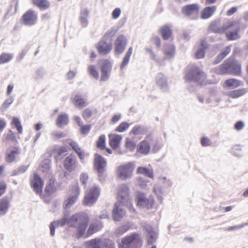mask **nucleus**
<instances>
[{
  "mask_svg": "<svg viewBox=\"0 0 248 248\" xmlns=\"http://www.w3.org/2000/svg\"><path fill=\"white\" fill-rule=\"evenodd\" d=\"M89 222L88 216L80 213L73 215L68 220L67 224L70 227L77 229V237L80 238L85 233Z\"/></svg>",
  "mask_w": 248,
  "mask_h": 248,
  "instance_id": "1",
  "label": "nucleus"
},
{
  "mask_svg": "<svg viewBox=\"0 0 248 248\" xmlns=\"http://www.w3.org/2000/svg\"><path fill=\"white\" fill-rule=\"evenodd\" d=\"M210 29L216 33H224L229 40H235L240 37L239 34L240 27L237 24L234 22H231L227 25H224L221 28H217L215 24H211Z\"/></svg>",
  "mask_w": 248,
  "mask_h": 248,
  "instance_id": "2",
  "label": "nucleus"
},
{
  "mask_svg": "<svg viewBox=\"0 0 248 248\" xmlns=\"http://www.w3.org/2000/svg\"><path fill=\"white\" fill-rule=\"evenodd\" d=\"M214 71L219 75L230 74L238 75L241 73V65L234 61H226L219 67L214 69Z\"/></svg>",
  "mask_w": 248,
  "mask_h": 248,
  "instance_id": "3",
  "label": "nucleus"
},
{
  "mask_svg": "<svg viewBox=\"0 0 248 248\" xmlns=\"http://www.w3.org/2000/svg\"><path fill=\"white\" fill-rule=\"evenodd\" d=\"M186 80L194 81L198 84H202L206 79L205 73L195 65H189L186 70Z\"/></svg>",
  "mask_w": 248,
  "mask_h": 248,
  "instance_id": "4",
  "label": "nucleus"
},
{
  "mask_svg": "<svg viewBox=\"0 0 248 248\" xmlns=\"http://www.w3.org/2000/svg\"><path fill=\"white\" fill-rule=\"evenodd\" d=\"M142 240L140 235L134 233L123 238L119 245V248H140Z\"/></svg>",
  "mask_w": 248,
  "mask_h": 248,
  "instance_id": "5",
  "label": "nucleus"
},
{
  "mask_svg": "<svg viewBox=\"0 0 248 248\" xmlns=\"http://www.w3.org/2000/svg\"><path fill=\"white\" fill-rule=\"evenodd\" d=\"M86 248H115L114 243L108 239L94 238L85 243Z\"/></svg>",
  "mask_w": 248,
  "mask_h": 248,
  "instance_id": "6",
  "label": "nucleus"
},
{
  "mask_svg": "<svg viewBox=\"0 0 248 248\" xmlns=\"http://www.w3.org/2000/svg\"><path fill=\"white\" fill-rule=\"evenodd\" d=\"M135 168V164L132 162L120 166L116 171L117 177L122 180L130 179Z\"/></svg>",
  "mask_w": 248,
  "mask_h": 248,
  "instance_id": "7",
  "label": "nucleus"
},
{
  "mask_svg": "<svg viewBox=\"0 0 248 248\" xmlns=\"http://www.w3.org/2000/svg\"><path fill=\"white\" fill-rule=\"evenodd\" d=\"M100 195V189L98 186L91 187L85 195L83 203L86 206H91L97 201Z\"/></svg>",
  "mask_w": 248,
  "mask_h": 248,
  "instance_id": "8",
  "label": "nucleus"
},
{
  "mask_svg": "<svg viewBox=\"0 0 248 248\" xmlns=\"http://www.w3.org/2000/svg\"><path fill=\"white\" fill-rule=\"evenodd\" d=\"M136 198L137 200V205L141 208L150 209L152 208L155 201L152 196H146L143 193L140 192L136 193Z\"/></svg>",
  "mask_w": 248,
  "mask_h": 248,
  "instance_id": "9",
  "label": "nucleus"
},
{
  "mask_svg": "<svg viewBox=\"0 0 248 248\" xmlns=\"http://www.w3.org/2000/svg\"><path fill=\"white\" fill-rule=\"evenodd\" d=\"M98 65L101 73V80H107L110 76L111 71V63L107 60H102L98 62Z\"/></svg>",
  "mask_w": 248,
  "mask_h": 248,
  "instance_id": "10",
  "label": "nucleus"
},
{
  "mask_svg": "<svg viewBox=\"0 0 248 248\" xmlns=\"http://www.w3.org/2000/svg\"><path fill=\"white\" fill-rule=\"evenodd\" d=\"M37 19V13L33 10L30 9L22 16V22L25 26H31L36 23Z\"/></svg>",
  "mask_w": 248,
  "mask_h": 248,
  "instance_id": "11",
  "label": "nucleus"
},
{
  "mask_svg": "<svg viewBox=\"0 0 248 248\" xmlns=\"http://www.w3.org/2000/svg\"><path fill=\"white\" fill-rule=\"evenodd\" d=\"M118 194L119 198V202H118L123 203L124 204H129L130 206L132 205L129 199V188L126 185L123 184L120 186Z\"/></svg>",
  "mask_w": 248,
  "mask_h": 248,
  "instance_id": "12",
  "label": "nucleus"
},
{
  "mask_svg": "<svg viewBox=\"0 0 248 248\" xmlns=\"http://www.w3.org/2000/svg\"><path fill=\"white\" fill-rule=\"evenodd\" d=\"M94 164L99 174V179L101 180V177L103 176L105 170V167L106 166V160L102 156L96 154L94 155Z\"/></svg>",
  "mask_w": 248,
  "mask_h": 248,
  "instance_id": "13",
  "label": "nucleus"
},
{
  "mask_svg": "<svg viewBox=\"0 0 248 248\" xmlns=\"http://www.w3.org/2000/svg\"><path fill=\"white\" fill-rule=\"evenodd\" d=\"M31 185L33 191L37 194L42 192L44 182L37 173L34 174L33 178L31 181Z\"/></svg>",
  "mask_w": 248,
  "mask_h": 248,
  "instance_id": "14",
  "label": "nucleus"
},
{
  "mask_svg": "<svg viewBox=\"0 0 248 248\" xmlns=\"http://www.w3.org/2000/svg\"><path fill=\"white\" fill-rule=\"evenodd\" d=\"M123 203L117 202L114 205L112 211V216L114 221H118L125 215V211L123 207Z\"/></svg>",
  "mask_w": 248,
  "mask_h": 248,
  "instance_id": "15",
  "label": "nucleus"
},
{
  "mask_svg": "<svg viewBox=\"0 0 248 248\" xmlns=\"http://www.w3.org/2000/svg\"><path fill=\"white\" fill-rule=\"evenodd\" d=\"M144 230L146 232L147 242L148 245L154 244L157 238V233L153 230L150 225H146L144 227Z\"/></svg>",
  "mask_w": 248,
  "mask_h": 248,
  "instance_id": "16",
  "label": "nucleus"
},
{
  "mask_svg": "<svg viewBox=\"0 0 248 248\" xmlns=\"http://www.w3.org/2000/svg\"><path fill=\"white\" fill-rule=\"evenodd\" d=\"M126 44V39L124 35H120L115 41V52L117 54L122 53L124 50Z\"/></svg>",
  "mask_w": 248,
  "mask_h": 248,
  "instance_id": "17",
  "label": "nucleus"
},
{
  "mask_svg": "<svg viewBox=\"0 0 248 248\" xmlns=\"http://www.w3.org/2000/svg\"><path fill=\"white\" fill-rule=\"evenodd\" d=\"M64 166L66 170L71 172L74 170L77 167V162L74 155H70L67 157L64 162Z\"/></svg>",
  "mask_w": 248,
  "mask_h": 248,
  "instance_id": "18",
  "label": "nucleus"
},
{
  "mask_svg": "<svg viewBox=\"0 0 248 248\" xmlns=\"http://www.w3.org/2000/svg\"><path fill=\"white\" fill-rule=\"evenodd\" d=\"M112 47V45L110 42L107 43L104 40L100 41L97 46L99 53L103 55L107 54L111 50Z\"/></svg>",
  "mask_w": 248,
  "mask_h": 248,
  "instance_id": "19",
  "label": "nucleus"
},
{
  "mask_svg": "<svg viewBox=\"0 0 248 248\" xmlns=\"http://www.w3.org/2000/svg\"><path fill=\"white\" fill-rule=\"evenodd\" d=\"M151 138V136H148L146 138V140L141 141L138 146V151L143 154H147L150 149V143L149 141Z\"/></svg>",
  "mask_w": 248,
  "mask_h": 248,
  "instance_id": "20",
  "label": "nucleus"
},
{
  "mask_svg": "<svg viewBox=\"0 0 248 248\" xmlns=\"http://www.w3.org/2000/svg\"><path fill=\"white\" fill-rule=\"evenodd\" d=\"M199 11V6L197 4H192L185 6L182 9V13L187 16L196 14Z\"/></svg>",
  "mask_w": 248,
  "mask_h": 248,
  "instance_id": "21",
  "label": "nucleus"
},
{
  "mask_svg": "<svg viewBox=\"0 0 248 248\" xmlns=\"http://www.w3.org/2000/svg\"><path fill=\"white\" fill-rule=\"evenodd\" d=\"M80 190L78 187L76 188V193L75 194L70 195L68 198L64 202V208L65 211H67V209H69L77 201L78 196L79 194Z\"/></svg>",
  "mask_w": 248,
  "mask_h": 248,
  "instance_id": "22",
  "label": "nucleus"
},
{
  "mask_svg": "<svg viewBox=\"0 0 248 248\" xmlns=\"http://www.w3.org/2000/svg\"><path fill=\"white\" fill-rule=\"evenodd\" d=\"M103 227L102 222L97 219H94L90 226H89L87 234L88 236H90L94 232L98 231Z\"/></svg>",
  "mask_w": 248,
  "mask_h": 248,
  "instance_id": "23",
  "label": "nucleus"
},
{
  "mask_svg": "<svg viewBox=\"0 0 248 248\" xmlns=\"http://www.w3.org/2000/svg\"><path fill=\"white\" fill-rule=\"evenodd\" d=\"M109 144L113 149H116L119 146L122 137L119 135L110 134L108 135Z\"/></svg>",
  "mask_w": 248,
  "mask_h": 248,
  "instance_id": "24",
  "label": "nucleus"
},
{
  "mask_svg": "<svg viewBox=\"0 0 248 248\" xmlns=\"http://www.w3.org/2000/svg\"><path fill=\"white\" fill-rule=\"evenodd\" d=\"M155 82L161 90L166 91L168 89L167 79L162 73L157 74L155 78Z\"/></svg>",
  "mask_w": 248,
  "mask_h": 248,
  "instance_id": "25",
  "label": "nucleus"
},
{
  "mask_svg": "<svg viewBox=\"0 0 248 248\" xmlns=\"http://www.w3.org/2000/svg\"><path fill=\"white\" fill-rule=\"evenodd\" d=\"M69 122L68 116L65 113H62L58 115L56 122V125L60 128L67 125Z\"/></svg>",
  "mask_w": 248,
  "mask_h": 248,
  "instance_id": "26",
  "label": "nucleus"
},
{
  "mask_svg": "<svg viewBox=\"0 0 248 248\" xmlns=\"http://www.w3.org/2000/svg\"><path fill=\"white\" fill-rule=\"evenodd\" d=\"M163 52L166 59H171L174 55L175 47L172 45L171 44L165 45L164 48Z\"/></svg>",
  "mask_w": 248,
  "mask_h": 248,
  "instance_id": "27",
  "label": "nucleus"
},
{
  "mask_svg": "<svg viewBox=\"0 0 248 248\" xmlns=\"http://www.w3.org/2000/svg\"><path fill=\"white\" fill-rule=\"evenodd\" d=\"M9 201L5 197L0 200V216H3L7 212L9 207Z\"/></svg>",
  "mask_w": 248,
  "mask_h": 248,
  "instance_id": "28",
  "label": "nucleus"
},
{
  "mask_svg": "<svg viewBox=\"0 0 248 248\" xmlns=\"http://www.w3.org/2000/svg\"><path fill=\"white\" fill-rule=\"evenodd\" d=\"M138 174H141L150 178H153V171L151 168L139 167L137 170Z\"/></svg>",
  "mask_w": 248,
  "mask_h": 248,
  "instance_id": "29",
  "label": "nucleus"
},
{
  "mask_svg": "<svg viewBox=\"0 0 248 248\" xmlns=\"http://www.w3.org/2000/svg\"><path fill=\"white\" fill-rule=\"evenodd\" d=\"M216 10V7L213 6L211 7H207L205 8L201 13V18L202 19H207L209 18Z\"/></svg>",
  "mask_w": 248,
  "mask_h": 248,
  "instance_id": "30",
  "label": "nucleus"
},
{
  "mask_svg": "<svg viewBox=\"0 0 248 248\" xmlns=\"http://www.w3.org/2000/svg\"><path fill=\"white\" fill-rule=\"evenodd\" d=\"M240 81L234 78H231L225 80L224 82L223 86L225 87L234 89L240 86Z\"/></svg>",
  "mask_w": 248,
  "mask_h": 248,
  "instance_id": "31",
  "label": "nucleus"
},
{
  "mask_svg": "<svg viewBox=\"0 0 248 248\" xmlns=\"http://www.w3.org/2000/svg\"><path fill=\"white\" fill-rule=\"evenodd\" d=\"M89 11L87 9H83L81 10L79 19L82 26L86 27L88 24L87 18L89 16Z\"/></svg>",
  "mask_w": 248,
  "mask_h": 248,
  "instance_id": "32",
  "label": "nucleus"
},
{
  "mask_svg": "<svg viewBox=\"0 0 248 248\" xmlns=\"http://www.w3.org/2000/svg\"><path fill=\"white\" fill-rule=\"evenodd\" d=\"M20 154L19 150L18 148H15L14 150L7 153L6 155V160L7 162H12L15 161L16 156Z\"/></svg>",
  "mask_w": 248,
  "mask_h": 248,
  "instance_id": "33",
  "label": "nucleus"
},
{
  "mask_svg": "<svg viewBox=\"0 0 248 248\" xmlns=\"http://www.w3.org/2000/svg\"><path fill=\"white\" fill-rule=\"evenodd\" d=\"M34 5L43 9H47L50 7V3L47 0H32Z\"/></svg>",
  "mask_w": 248,
  "mask_h": 248,
  "instance_id": "34",
  "label": "nucleus"
},
{
  "mask_svg": "<svg viewBox=\"0 0 248 248\" xmlns=\"http://www.w3.org/2000/svg\"><path fill=\"white\" fill-rule=\"evenodd\" d=\"M74 102L75 105L77 106L79 108H82L88 105L85 99L82 98L79 94H78L75 96Z\"/></svg>",
  "mask_w": 248,
  "mask_h": 248,
  "instance_id": "35",
  "label": "nucleus"
},
{
  "mask_svg": "<svg viewBox=\"0 0 248 248\" xmlns=\"http://www.w3.org/2000/svg\"><path fill=\"white\" fill-rule=\"evenodd\" d=\"M68 144L72 147V148L75 151L77 154L78 155L80 159H82L84 157L83 152L82 151L81 149L78 147V144L74 141H70Z\"/></svg>",
  "mask_w": 248,
  "mask_h": 248,
  "instance_id": "36",
  "label": "nucleus"
},
{
  "mask_svg": "<svg viewBox=\"0 0 248 248\" xmlns=\"http://www.w3.org/2000/svg\"><path fill=\"white\" fill-rule=\"evenodd\" d=\"M147 131L146 128L143 126L136 125L130 132V134H133L134 135L143 134Z\"/></svg>",
  "mask_w": 248,
  "mask_h": 248,
  "instance_id": "37",
  "label": "nucleus"
},
{
  "mask_svg": "<svg viewBox=\"0 0 248 248\" xmlns=\"http://www.w3.org/2000/svg\"><path fill=\"white\" fill-rule=\"evenodd\" d=\"M132 48L130 47L129 48L128 51L126 52L122 62L120 65V69H123L124 67L127 65L129 62L130 57L132 54Z\"/></svg>",
  "mask_w": 248,
  "mask_h": 248,
  "instance_id": "38",
  "label": "nucleus"
},
{
  "mask_svg": "<svg viewBox=\"0 0 248 248\" xmlns=\"http://www.w3.org/2000/svg\"><path fill=\"white\" fill-rule=\"evenodd\" d=\"M231 49L230 46H227L225 49L218 54L214 62V63L217 64L219 63L225 57H226L230 52Z\"/></svg>",
  "mask_w": 248,
  "mask_h": 248,
  "instance_id": "39",
  "label": "nucleus"
},
{
  "mask_svg": "<svg viewBox=\"0 0 248 248\" xmlns=\"http://www.w3.org/2000/svg\"><path fill=\"white\" fill-rule=\"evenodd\" d=\"M232 153L236 156L241 157L244 155L242 147L240 145H235L232 148Z\"/></svg>",
  "mask_w": 248,
  "mask_h": 248,
  "instance_id": "40",
  "label": "nucleus"
},
{
  "mask_svg": "<svg viewBox=\"0 0 248 248\" xmlns=\"http://www.w3.org/2000/svg\"><path fill=\"white\" fill-rule=\"evenodd\" d=\"M51 160L49 158L45 159L41 164V170L43 172L47 173L50 169Z\"/></svg>",
  "mask_w": 248,
  "mask_h": 248,
  "instance_id": "41",
  "label": "nucleus"
},
{
  "mask_svg": "<svg viewBox=\"0 0 248 248\" xmlns=\"http://www.w3.org/2000/svg\"><path fill=\"white\" fill-rule=\"evenodd\" d=\"M246 92L247 91L245 89H242L231 91L228 93V95L232 98H237L245 94Z\"/></svg>",
  "mask_w": 248,
  "mask_h": 248,
  "instance_id": "42",
  "label": "nucleus"
},
{
  "mask_svg": "<svg viewBox=\"0 0 248 248\" xmlns=\"http://www.w3.org/2000/svg\"><path fill=\"white\" fill-rule=\"evenodd\" d=\"M13 54L7 53H2L0 56V64L8 62L13 58Z\"/></svg>",
  "mask_w": 248,
  "mask_h": 248,
  "instance_id": "43",
  "label": "nucleus"
},
{
  "mask_svg": "<svg viewBox=\"0 0 248 248\" xmlns=\"http://www.w3.org/2000/svg\"><path fill=\"white\" fill-rule=\"evenodd\" d=\"M12 125H14L19 134L22 133V126L19 119L17 117H14L12 118L11 123Z\"/></svg>",
  "mask_w": 248,
  "mask_h": 248,
  "instance_id": "44",
  "label": "nucleus"
},
{
  "mask_svg": "<svg viewBox=\"0 0 248 248\" xmlns=\"http://www.w3.org/2000/svg\"><path fill=\"white\" fill-rule=\"evenodd\" d=\"M161 33L164 40L169 39L171 34L170 29L166 26L161 28Z\"/></svg>",
  "mask_w": 248,
  "mask_h": 248,
  "instance_id": "45",
  "label": "nucleus"
},
{
  "mask_svg": "<svg viewBox=\"0 0 248 248\" xmlns=\"http://www.w3.org/2000/svg\"><path fill=\"white\" fill-rule=\"evenodd\" d=\"M129 229V226L128 225H122L115 230V233L117 236H120L126 232Z\"/></svg>",
  "mask_w": 248,
  "mask_h": 248,
  "instance_id": "46",
  "label": "nucleus"
},
{
  "mask_svg": "<svg viewBox=\"0 0 248 248\" xmlns=\"http://www.w3.org/2000/svg\"><path fill=\"white\" fill-rule=\"evenodd\" d=\"M117 31V30L115 28H112L107 31L105 33L104 38L107 40H109L110 42L113 37L114 36Z\"/></svg>",
  "mask_w": 248,
  "mask_h": 248,
  "instance_id": "47",
  "label": "nucleus"
},
{
  "mask_svg": "<svg viewBox=\"0 0 248 248\" xmlns=\"http://www.w3.org/2000/svg\"><path fill=\"white\" fill-rule=\"evenodd\" d=\"M68 214V212H66V211L64 212V217L58 220L55 221H53V222H56V225L57 227L58 226H63L64 225H65L66 223L67 224V221L68 220H67V216Z\"/></svg>",
  "mask_w": 248,
  "mask_h": 248,
  "instance_id": "48",
  "label": "nucleus"
},
{
  "mask_svg": "<svg viewBox=\"0 0 248 248\" xmlns=\"http://www.w3.org/2000/svg\"><path fill=\"white\" fill-rule=\"evenodd\" d=\"M149 142L150 143V146L151 145L153 146V150L154 152H157L161 147V144L158 142V141L156 140H152V138H151Z\"/></svg>",
  "mask_w": 248,
  "mask_h": 248,
  "instance_id": "49",
  "label": "nucleus"
},
{
  "mask_svg": "<svg viewBox=\"0 0 248 248\" xmlns=\"http://www.w3.org/2000/svg\"><path fill=\"white\" fill-rule=\"evenodd\" d=\"M28 168V166H21L13 171L12 175L14 176L23 173L27 170Z\"/></svg>",
  "mask_w": 248,
  "mask_h": 248,
  "instance_id": "50",
  "label": "nucleus"
},
{
  "mask_svg": "<svg viewBox=\"0 0 248 248\" xmlns=\"http://www.w3.org/2000/svg\"><path fill=\"white\" fill-rule=\"evenodd\" d=\"M105 141L106 137L105 136L103 135L99 137V139L97 142V146L100 149H104L105 148Z\"/></svg>",
  "mask_w": 248,
  "mask_h": 248,
  "instance_id": "51",
  "label": "nucleus"
},
{
  "mask_svg": "<svg viewBox=\"0 0 248 248\" xmlns=\"http://www.w3.org/2000/svg\"><path fill=\"white\" fill-rule=\"evenodd\" d=\"M129 124L126 122L122 123L115 129V131L119 132H124L129 127Z\"/></svg>",
  "mask_w": 248,
  "mask_h": 248,
  "instance_id": "52",
  "label": "nucleus"
},
{
  "mask_svg": "<svg viewBox=\"0 0 248 248\" xmlns=\"http://www.w3.org/2000/svg\"><path fill=\"white\" fill-rule=\"evenodd\" d=\"M205 55V49L203 47H199L195 54V56L196 59H200L203 58Z\"/></svg>",
  "mask_w": 248,
  "mask_h": 248,
  "instance_id": "53",
  "label": "nucleus"
},
{
  "mask_svg": "<svg viewBox=\"0 0 248 248\" xmlns=\"http://www.w3.org/2000/svg\"><path fill=\"white\" fill-rule=\"evenodd\" d=\"M88 70L91 75H92L94 78L97 79L99 77L98 71L96 70L94 65H90L88 67Z\"/></svg>",
  "mask_w": 248,
  "mask_h": 248,
  "instance_id": "54",
  "label": "nucleus"
},
{
  "mask_svg": "<svg viewBox=\"0 0 248 248\" xmlns=\"http://www.w3.org/2000/svg\"><path fill=\"white\" fill-rule=\"evenodd\" d=\"M125 147L130 151H132L136 147V144L128 139H126L125 144Z\"/></svg>",
  "mask_w": 248,
  "mask_h": 248,
  "instance_id": "55",
  "label": "nucleus"
},
{
  "mask_svg": "<svg viewBox=\"0 0 248 248\" xmlns=\"http://www.w3.org/2000/svg\"><path fill=\"white\" fill-rule=\"evenodd\" d=\"M14 99L13 97H11L6 99L1 106V109L5 110L7 109L9 106L13 102Z\"/></svg>",
  "mask_w": 248,
  "mask_h": 248,
  "instance_id": "56",
  "label": "nucleus"
},
{
  "mask_svg": "<svg viewBox=\"0 0 248 248\" xmlns=\"http://www.w3.org/2000/svg\"><path fill=\"white\" fill-rule=\"evenodd\" d=\"M80 131L82 134L86 135L88 134L91 130V125H81L80 126Z\"/></svg>",
  "mask_w": 248,
  "mask_h": 248,
  "instance_id": "57",
  "label": "nucleus"
},
{
  "mask_svg": "<svg viewBox=\"0 0 248 248\" xmlns=\"http://www.w3.org/2000/svg\"><path fill=\"white\" fill-rule=\"evenodd\" d=\"M6 139L11 140L13 142H17L15 133L11 130L9 131V133L7 135Z\"/></svg>",
  "mask_w": 248,
  "mask_h": 248,
  "instance_id": "58",
  "label": "nucleus"
},
{
  "mask_svg": "<svg viewBox=\"0 0 248 248\" xmlns=\"http://www.w3.org/2000/svg\"><path fill=\"white\" fill-rule=\"evenodd\" d=\"M65 136V134L62 132H54L52 134L53 139L55 140L61 139Z\"/></svg>",
  "mask_w": 248,
  "mask_h": 248,
  "instance_id": "59",
  "label": "nucleus"
},
{
  "mask_svg": "<svg viewBox=\"0 0 248 248\" xmlns=\"http://www.w3.org/2000/svg\"><path fill=\"white\" fill-rule=\"evenodd\" d=\"M92 115V111L89 108L85 109L82 113V116L84 119L90 118Z\"/></svg>",
  "mask_w": 248,
  "mask_h": 248,
  "instance_id": "60",
  "label": "nucleus"
},
{
  "mask_svg": "<svg viewBox=\"0 0 248 248\" xmlns=\"http://www.w3.org/2000/svg\"><path fill=\"white\" fill-rule=\"evenodd\" d=\"M45 191L47 193H51L53 191V181L49 180V183L45 187Z\"/></svg>",
  "mask_w": 248,
  "mask_h": 248,
  "instance_id": "61",
  "label": "nucleus"
},
{
  "mask_svg": "<svg viewBox=\"0 0 248 248\" xmlns=\"http://www.w3.org/2000/svg\"><path fill=\"white\" fill-rule=\"evenodd\" d=\"M146 52L149 53L151 58L156 62H157L156 56L155 54L153 52L152 49L149 47H146L145 48Z\"/></svg>",
  "mask_w": 248,
  "mask_h": 248,
  "instance_id": "62",
  "label": "nucleus"
},
{
  "mask_svg": "<svg viewBox=\"0 0 248 248\" xmlns=\"http://www.w3.org/2000/svg\"><path fill=\"white\" fill-rule=\"evenodd\" d=\"M121 10L120 8H115L112 13V16L113 19H117L120 15Z\"/></svg>",
  "mask_w": 248,
  "mask_h": 248,
  "instance_id": "63",
  "label": "nucleus"
},
{
  "mask_svg": "<svg viewBox=\"0 0 248 248\" xmlns=\"http://www.w3.org/2000/svg\"><path fill=\"white\" fill-rule=\"evenodd\" d=\"M244 123L242 121L237 122L234 125V128L237 131L242 130L244 127Z\"/></svg>",
  "mask_w": 248,
  "mask_h": 248,
  "instance_id": "64",
  "label": "nucleus"
}]
</instances>
